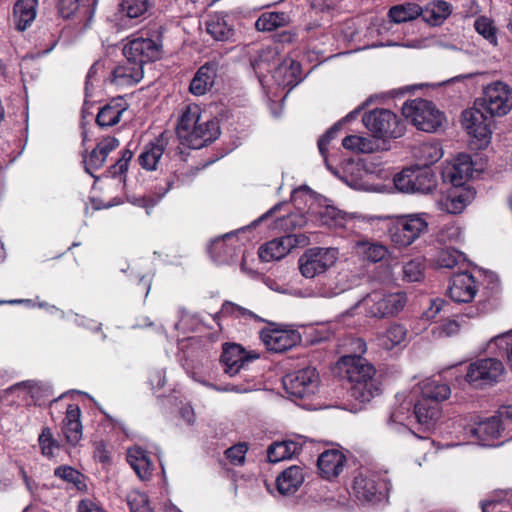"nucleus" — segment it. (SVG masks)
<instances>
[{"instance_id": "f257e3e1", "label": "nucleus", "mask_w": 512, "mask_h": 512, "mask_svg": "<svg viewBox=\"0 0 512 512\" xmlns=\"http://www.w3.org/2000/svg\"><path fill=\"white\" fill-rule=\"evenodd\" d=\"M220 133L218 120L203 114L197 104H189L182 109L176 127V134L182 144L192 149H201L215 141Z\"/></svg>"}, {"instance_id": "f03ea898", "label": "nucleus", "mask_w": 512, "mask_h": 512, "mask_svg": "<svg viewBox=\"0 0 512 512\" xmlns=\"http://www.w3.org/2000/svg\"><path fill=\"white\" fill-rule=\"evenodd\" d=\"M337 373L352 384L351 395L359 402H369L380 395L374 383V366L359 355H344L336 364Z\"/></svg>"}, {"instance_id": "7ed1b4c3", "label": "nucleus", "mask_w": 512, "mask_h": 512, "mask_svg": "<svg viewBox=\"0 0 512 512\" xmlns=\"http://www.w3.org/2000/svg\"><path fill=\"white\" fill-rule=\"evenodd\" d=\"M285 205L286 202L276 203L273 207H271L267 212L262 214L256 220H254L251 224L239 228L235 231L228 232L223 236L212 240L208 247V252L211 259L217 264H230L235 262L242 250L241 245L236 244L234 238L250 232L251 228L256 227L259 223L263 222L268 217L281 210Z\"/></svg>"}, {"instance_id": "20e7f679", "label": "nucleus", "mask_w": 512, "mask_h": 512, "mask_svg": "<svg viewBox=\"0 0 512 512\" xmlns=\"http://www.w3.org/2000/svg\"><path fill=\"white\" fill-rule=\"evenodd\" d=\"M402 115L419 130L433 133L443 125L444 114L433 102L417 98L402 106Z\"/></svg>"}, {"instance_id": "39448f33", "label": "nucleus", "mask_w": 512, "mask_h": 512, "mask_svg": "<svg viewBox=\"0 0 512 512\" xmlns=\"http://www.w3.org/2000/svg\"><path fill=\"white\" fill-rule=\"evenodd\" d=\"M389 224V235L392 243L398 247H407L427 231L428 223L417 214H409L392 218L386 216Z\"/></svg>"}, {"instance_id": "423d86ee", "label": "nucleus", "mask_w": 512, "mask_h": 512, "mask_svg": "<svg viewBox=\"0 0 512 512\" xmlns=\"http://www.w3.org/2000/svg\"><path fill=\"white\" fill-rule=\"evenodd\" d=\"M505 374L502 361L486 357L471 362L466 370L465 380L476 389L492 387L499 383Z\"/></svg>"}, {"instance_id": "0eeeda50", "label": "nucleus", "mask_w": 512, "mask_h": 512, "mask_svg": "<svg viewBox=\"0 0 512 512\" xmlns=\"http://www.w3.org/2000/svg\"><path fill=\"white\" fill-rule=\"evenodd\" d=\"M480 105L491 116H504L512 109V87L502 81L488 84L483 90V97L477 99Z\"/></svg>"}, {"instance_id": "6e6552de", "label": "nucleus", "mask_w": 512, "mask_h": 512, "mask_svg": "<svg viewBox=\"0 0 512 512\" xmlns=\"http://www.w3.org/2000/svg\"><path fill=\"white\" fill-rule=\"evenodd\" d=\"M337 258L336 248L313 247L299 258V269L304 277L314 278L332 267Z\"/></svg>"}, {"instance_id": "1a4fd4ad", "label": "nucleus", "mask_w": 512, "mask_h": 512, "mask_svg": "<svg viewBox=\"0 0 512 512\" xmlns=\"http://www.w3.org/2000/svg\"><path fill=\"white\" fill-rule=\"evenodd\" d=\"M393 182L397 192H432L434 189V175L418 165L402 169L394 175Z\"/></svg>"}, {"instance_id": "9d476101", "label": "nucleus", "mask_w": 512, "mask_h": 512, "mask_svg": "<svg viewBox=\"0 0 512 512\" xmlns=\"http://www.w3.org/2000/svg\"><path fill=\"white\" fill-rule=\"evenodd\" d=\"M286 392L299 399L314 395L319 388V374L314 367H305L283 378Z\"/></svg>"}, {"instance_id": "9b49d317", "label": "nucleus", "mask_w": 512, "mask_h": 512, "mask_svg": "<svg viewBox=\"0 0 512 512\" xmlns=\"http://www.w3.org/2000/svg\"><path fill=\"white\" fill-rule=\"evenodd\" d=\"M162 42L158 39L137 37L131 39L123 47V55L128 60L139 64L143 69L144 65L160 58Z\"/></svg>"}, {"instance_id": "f8f14e48", "label": "nucleus", "mask_w": 512, "mask_h": 512, "mask_svg": "<svg viewBox=\"0 0 512 512\" xmlns=\"http://www.w3.org/2000/svg\"><path fill=\"white\" fill-rule=\"evenodd\" d=\"M494 116L486 115L476 105L462 113V126L469 135L480 142V146L488 145L492 135Z\"/></svg>"}, {"instance_id": "ddd939ff", "label": "nucleus", "mask_w": 512, "mask_h": 512, "mask_svg": "<svg viewBox=\"0 0 512 512\" xmlns=\"http://www.w3.org/2000/svg\"><path fill=\"white\" fill-rule=\"evenodd\" d=\"M425 262L423 258L417 257L401 265L396 262L392 264L391 252L386 248V282L402 279L405 282H420L424 278Z\"/></svg>"}, {"instance_id": "4468645a", "label": "nucleus", "mask_w": 512, "mask_h": 512, "mask_svg": "<svg viewBox=\"0 0 512 512\" xmlns=\"http://www.w3.org/2000/svg\"><path fill=\"white\" fill-rule=\"evenodd\" d=\"M468 433L483 446H494L493 441L499 438L512 439V435L505 431L500 418L495 415L475 422L468 428Z\"/></svg>"}, {"instance_id": "2eb2a0df", "label": "nucleus", "mask_w": 512, "mask_h": 512, "mask_svg": "<svg viewBox=\"0 0 512 512\" xmlns=\"http://www.w3.org/2000/svg\"><path fill=\"white\" fill-rule=\"evenodd\" d=\"M475 172L472 158L469 154L459 153L451 162L442 169V178L454 187H462L468 182Z\"/></svg>"}, {"instance_id": "dca6fc26", "label": "nucleus", "mask_w": 512, "mask_h": 512, "mask_svg": "<svg viewBox=\"0 0 512 512\" xmlns=\"http://www.w3.org/2000/svg\"><path fill=\"white\" fill-rule=\"evenodd\" d=\"M260 338L269 351L282 353L296 346L301 341L295 330L263 329Z\"/></svg>"}, {"instance_id": "f3484780", "label": "nucleus", "mask_w": 512, "mask_h": 512, "mask_svg": "<svg viewBox=\"0 0 512 512\" xmlns=\"http://www.w3.org/2000/svg\"><path fill=\"white\" fill-rule=\"evenodd\" d=\"M477 293V285L474 276L468 272L458 273L452 276L448 287V294L456 303H469Z\"/></svg>"}, {"instance_id": "a211bd4d", "label": "nucleus", "mask_w": 512, "mask_h": 512, "mask_svg": "<svg viewBox=\"0 0 512 512\" xmlns=\"http://www.w3.org/2000/svg\"><path fill=\"white\" fill-rule=\"evenodd\" d=\"M257 356L249 355L241 345L235 343H226L223 346L221 355V363L224 366V371L229 376H235L244 369L245 366Z\"/></svg>"}, {"instance_id": "6ab92c4d", "label": "nucleus", "mask_w": 512, "mask_h": 512, "mask_svg": "<svg viewBox=\"0 0 512 512\" xmlns=\"http://www.w3.org/2000/svg\"><path fill=\"white\" fill-rule=\"evenodd\" d=\"M144 76V69L139 64L125 58L111 73V82L119 87H129L139 83Z\"/></svg>"}, {"instance_id": "aec40b11", "label": "nucleus", "mask_w": 512, "mask_h": 512, "mask_svg": "<svg viewBox=\"0 0 512 512\" xmlns=\"http://www.w3.org/2000/svg\"><path fill=\"white\" fill-rule=\"evenodd\" d=\"M58 11L63 18H74L83 29L90 26L94 14L89 5L81 4V0H58Z\"/></svg>"}, {"instance_id": "412c9836", "label": "nucleus", "mask_w": 512, "mask_h": 512, "mask_svg": "<svg viewBox=\"0 0 512 512\" xmlns=\"http://www.w3.org/2000/svg\"><path fill=\"white\" fill-rule=\"evenodd\" d=\"M353 491L361 503H376L381 493L374 475L359 473L353 481Z\"/></svg>"}, {"instance_id": "4be33fe9", "label": "nucleus", "mask_w": 512, "mask_h": 512, "mask_svg": "<svg viewBox=\"0 0 512 512\" xmlns=\"http://www.w3.org/2000/svg\"><path fill=\"white\" fill-rule=\"evenodd\" d=\"M273 77L279 86L292 89L303 80L301 64L292 58H285L275 69Z\"/></svg>"}, {"instance_id": "5701e85b", "label": "nucleus", "mask_w": 512, "mask_h": 512, "mask_svg": "<svg viewBox=\"0 0 512 512\" xmlns=\"http://www.w3.org/2000/svg\"><path fill=\"white\" fill-rule=\"evenodd\" d=\"M345 455L336 450H326L318 457L317 465L322 477L331 480L342 473L345 466Z\"/></svg>"}, {"instance_id": "b1692460", "label": "nucleus", "mask_w": 512, "mask_h": 512, "mask_svg": "<svg viewBox=\"0 0 512 512\" xmlns=\"http://www.w3.org/2000/svg\"><path fill=\"white\" fill-rule=\"evenodd\" d=\"M218 63L210 61L202 65L191 80L189 90L193 95H204L214 84Z\"/></svg>"}, {"instance_id": "393cba45", "label": "nucleus", "mask_w": 512, "mask_h": 512, "mask_svg": "<svg viewBox=\"0 0 512 512\" xmlns=\"http://www.w3.org/2000/svg\"><path fill=\"white\" fill-rule=\"evenodd\" d=\"M417 422L427 430L435 427L442 416L440 404L427 399H419L413 409Z\"/></svg>"}, {"instance_id": "a878e982", "label": "nucleus", "mask_w": 512, "mask_h": 512, "mask_svg": "<svg viewBox=\"0 0 512 512\" xmlns=\"http://www.w3.org/2000/svg\"><path fill=\"white\" fill-rule=\"evenodd\" d=\"M81 410L78 405L69 404L63 419L62 432L68 444L75 446L82 438Z\"/></svg>"}, {"instance_id": "bb28decb", "label": "nucleus", "mask_w": 512, "mask_h": 512, "mask_svg": "<svg viewBox=\"0 0 512 512\" xmlns=\"http://www.w3.org/2000/svg\"><path fill=\"white\" fill-rule=\"evenodd\" d=\"M127 462L142 481L151 478L154 466L146 450L140 446L129 448L127 450Z\"/></svg>"}, {"instance_id": "cd10ccee", "label": "nucleus", "mask_w": 512, "mask_h": 512, "mask_svg": "<svg viewBox=\"0 0 512 512\" xmlns=\"http://www.w3.org/2000/svg\"><path fill=\"white\" fill-rule=\"evenodd\" d=\"M127 108L128 104L122 97L113 98L100 108L96 116V123L102 128L112 127L120 122Z\"/></svg>"}, {"instance_id": "c85d7f7f", "label": "nucleus", "mask_w": 512, "mask_h": 512, "mask_svg": "<svg viewBox=\"0 0 512 512\" xmlns=\"http://www.w3.org/2000/svg\"><path fill=\"white\" fill-rule=\"evenodd\" d=\"M304 482V474L301 467L293 465L285 469L276 479V487L279 494L290 496L298 491Z\"/></svg>"}, {"instance_id": "c756f323", "label": "nucleus", "mask_w": 512, "mask_h": 512, "mask_svg": "<svg viewBox=\"0 0 512 512\" xmlns=\"http://www.w3.org/2000/svg\"><path fill=\"white\" fill-rule=\"evenodd\" d=\"M38 0H18L14 5V19L16 28L24 31L36 17Z\"/></svg>"}, {"instance_id": "7c9ffc66", "label": "nucleus", "mask_w": 512, "mask_h": 512, "mask_svg": "<svg viewBox=\"0 0 512 512\" xmlns=\"http://www.w3.org/2000/svg\"><path fill=\"white\" fill-rule=\"evenodd\" d=\"M412 155L419 162V165L427 167L440 160L443 151L437 142H424L413 146Z\"/></svg>"}, {"instance_id": "2f4dec72", "label": "nucleus", "mask_w": 512, "mask_h": 512, "mask_svg": "<svg viewBox=\"0 0 512 512\" xmlns=\"http://www.w3.org/2000/svg\"><path fill=\"white\" fill-rule=\"evenodd\" d=\"M452 9L450 3L439 0L428 4L422 8L420 16L422 19L431 25H440L451 14Z\"/></svg>"}, {"instance_id": "473e14b6", "label": "nucleus", "mask_w": 512, "mask_h": 512, "mask_svg": "<svg viewBox=\"0 0 512 512\" xmlns=\"http://www.w3.org/2000/svg\"><path fill=\"white\" fill-rule=\"evenodd\" d=\"M206 31L217 41H229L234 36L233 28L221 14H213L206 22Z\"/></svg>"}, {"instance_id": "72a5a7b5", "label": "nucleus", "mask_w": 512, "mask_h": 512, "mask_svg": "<svg viewBox=\"0 0 512 512\" xmlns=\"http://www.w3.org/2000/svg\"><path fill=\"white\" fill-rule=\"evenodd\" d=\"M290 17L285 12H265L255 22V27L261 32H271L288 25Z\"/></svg>"}, {"instance_id": "f704fd0d", "label": "nucleus", "mask_w": 512, "mask_h": 512, "mask_svg": "<svg viewBox=\"0 0 512 512\" xmlns=\"http://www.w3.org/2000/svg\"><path fill=\"white\" fill-rule=\"evenodd\" d=\"M422 7L415 3H404L391 7L388 16L391 22L400 24L409 22L420 16Z\"/></svg>"}, {"instance_id": "c9c22d12", "label": "nucleus", "mask_w": 512, "mask_h": 512, "mask_svg": "<svg viewBox=\"0 0 512 512\" xmlns=\"http://www.w3.org/2000/svg\"><path fill=\"white\" fill-rule=\"evenodd\" d=\"M451 394L448 384L439 383L438 381L428 379L421 387V398L440 403L446 400Z\"/></svg>"}, {"instance_id": "e433bc0d", "label": "nucleus", "mask_w": 512, "mask_h": 512, "mask_svg": "<svg viewBox=\"0 0 512 512\" xmlns=\"http://www.w3.org/2000/svg\"><path fill=\"white\" fill-rule=\"evenodd\" d=\"M472 194H447L445 198L438 201L439 209L449 214H460L468 203L471 202Z\"/></svg>"}, {"instance_id": "4c0bfd02", "label": "nucleus", "mask_w": 512, "mask_h": 512, "mask_svg": "<svg viewBox=\"0 0 512 512\" xmlns=\"http://www.w3.org/2000/svg\"><path fill=\"white\" fill-rule=\"evenodd\" d=\"M164 153V146L161 140L146 146V149L139 156V163L146 170H155Z\"/></svg>"}, {"instance_id": "58836bf2", "label": "nucleus", "mask_w": 512, "mask_h": 512, "mask_svg": "<svg viewBox=\"0 0 512 512\" xmlns=\"http://www.w3.org/2000/svg\"><path fill=\"white\" fill-rule=\"evenodd\" d=\"M363 124L375 138L384 137V109L376 108L363 116Z\"/></svg>"}, {"instance_id": "ea45409f", "label": "nucleus", "mask_w": 512, "mask_h": 512, "mask_svg": "<svg viewBox=\"0 0 512 512\" xmlns=\"http://www.w3.org/2000/svg\"><path fill=\"white\" fill-rule=\"evenodd\" d=\"M148 9V0H122L120 4V13L129 20L142 17Z\"/></svg>"}, {"instance_id": "a19ab883", "label": "nucleus", "mask_w": 512, "mask_h": 512, "mask_svg": "<svg viewBox=\"0 0 512 512\" xmlns=\"http://www.w3.org/2000/svg\"><path fill=\"white\" fill-rule=\"evenodd\" d=\"M363 304L365 306L367 315L370 317H384V292L373 291L369 293L364 299Z\"/></svg>"}, {"instance_id": "79ce46f5", "label": "nucleus", "mask_w": 512, "mask_h": 512, "mask_svg": "<svg viewBox=\"0 0 512 512\" xmlns=\"http://www.w3.org/2000/svg\"><path fill=\"white\" fill-rule=\"evenodd\" d=\"M396 401L399 403L398 407L392 408L390 413V421L392 423H399L404 425L405 420L410 417V411L412 407V401L407 400L406 393H397Z\"/></svg>"}, {"instance_id": "37998d69", "label": "nucleus", "mask_w": 512, "mask_h": 512, "mask_svg": "<svg viewBox=\"0 0 512 512\" xmlns=\"http://www.w3.org/2000/svg\"><path fill=\"white\" fill-rule=\"evenodd\" d=\"M359 254L369 262H379L384 258V246L369 241H359L356 244Z\"/></svg>"}, {"instance_id": "c03bdc74", "label": "nucleus", "mask_w": 512, "mask_h": 512, "mask_svg": "<svg viewBox=\"0 0 512 512\" xmlns=\"http://www.w3.org/2000/svg\"><path fill=\"white\" fill-rule=\"evenodd\" d=\"M407 330L400 324H392L386 329V350L405 346Z\"/></svg>"}, {"instance_id": "a18cd8bd", "label": "nucleus", "mask_w": 512, "mask_h": 512, "mask_svg": "<svg viewBox=\"0 0 512 512\" xmlns=\"http://www.w3.org/2000/svg\"><path fill=\"white\" fill-rule=\"evenodd\" d=\"M221 313L223 315L233 316L236 318L252 319L255 322H265L263 318H261L254 312L230 301H225L222 304Z\"/></svg>"}, {"instance_id": "49530a36", "label": "nucleus", "mask_w": 512, "mask_h": 512, "mask_svg": "<svg viewBox=\"0 0 512 512\" xmlns=\"http://www.w3.org/2000/svg\"><path fill=\"white\" fill-rule=\"evenodd\" d=\"M127 195V201L130 202L132 205L144 208L146 211V214H150V210L157 205L161 199L162 196L165 194H126Z\"/></svg>"}, {"instance_id": "de8ad7c7", "label": "nucleus", "mask_w": 512, "mask_h": 512, "mask_svg": "<svg viewBox=\"0 0 512 512\" xmlns=\"http://www.w3.org/2000/svg\"><path fill=\"white\" fill-rule=\"evenodd\" d=\"M474 27L475 30L481 36H483L489 43H491L494 46L497 45V30L491 19L485 16H481L475 20Z\"/></svg>"}, {"instance_id": "09e8293b", "label": "nucleus", "mask_w": 512, "mask_h": 512, "mask_svg": "<svg viewBox=\"0 0 512 512\" xmlns=\"http://www.w3.org/2000/svg\"><path fill=\"white\" fill-rule=\"evenodd\" d=\"M406 130L405 122L395 113L386 109V138H399Z\"/></svg>"}, {"instance_id": "8fccbe9b", "label": "nucleus", "mask_w": 512, "mask_h": 512, "mask_svg": "<svg viewBox=\"0 0 512 512\" xmlns=\"http://www.w3.org/2000/svg\"><path fill=\"white\" fill-rule=\"evenodd\" d=\"M38 442L41 448V453L48 458L53 457L54 451L59 449V443L53 438L49 427H44L42 429V432L38 437Z\"/></svg>"}, {"instance_id": "3c124183", "label": "nucleus", "mask_w": 512, "mask_h": 512, "mask_svg": "<svg viewBox=\"0 0 512 512\" xmlns=\"http://www.w3.org/2000/svg\"><path fill=\"white\" fill-rule=\"evenodd\" d=\"M407 303V296L404 292L386 293V315H396L403 310Z\"/></svg>"}, {"instance_id": "603ef678", "label": "nucleus", "mask_w": 512, "mask_h": 512, "mask_svg": "<svg viewBox=\"0 0 512 512\" xmlns=\"http://www.w3.org/2000/svg\"><path fill=\"white\" fill-rule=\"evenodd\" d=\"M259 258L263 262H270L272 260H280L284 257V254L280 250L279 244L273 239L259 248Z\"/></svg>"}, {"instance_id": "864d4df0", "label": "nucleus", "mask_w": 512, "mask_h": 512, "mask_svg": "<svg viewBox=\"0 0 512 512\" xmlns=\"http://www.w3.org/2000/svg\"><path fill=\"white\" fill-rule=\"evenodd\" d=\"M54 475L68 483H72L77 488L82 484V474L75 468L67 465H62L54 470Z\"/></svg>"}, {"instance_id": "5fc2aeb1", "label": "nucleus", "mask_w": 512, "mask_h": 512, "mask_svg": "<svg viewBox=\"0 0 512 512\" xmlns=\"http://www.w3.org/2000/svg\"><path fill=\"white\" fill-rule=\"evenodd\" d=\"M106 159L104 155L98 152L95 147L86 157H84L85 170L91 176H94L93 172L99 170L105 163Z\"/></svg>"}, {"instance_id": "6e6d98bb", "label": "nucleus", "mask_w": 512, "mask_h": 512, "mask_svg": "<svg viewBox=\"0 0 512 512\" xmlns=\"http://www.w3.org/2000/svg\"><path fill=\"white\" fill-rule=\"evenodd\" d=\"M342 122L343 121H339V122L335 123L318 140L319 152L324 157L325 160H326V155H327V151H328V145L331 142V140L336 137L337 133L341 130Z\"/></svg>"}, {"instance_id": "4d7b16f0", "label": "nucleus", "mask_w": 512, "mask_h": 512, "mask_svg": "<svg viewBox=\"0 0 512 512\" xmlns=\"http://www.w3.org/2000/svg\"><path fill=\"white\" fill-rule=\"evenodd\" d=\"M247 446L245 443L236 444L225 451L227 459L233 465H242L245 461V455L247 453Z\"/></svg>"}, {"instance_id": "13d9d810", "label": "nucleus", "mask_w": 512, "mask_h": 512, "mask_svg": "<svg viewBox=\"0 0 512 512\" xmlns=\"http://www.w3.org/2000/svg\"><path fill=\"white\" fill-rule=\"evenodd\" d=\"M133 153L129 149L122 152L121 157L109 168V173L115 177L124 174L128 169V162L131 160Z\"/></svg>"}, {"instance_id": "bf43d9fd", "label": "nucleus", "mask_w": 512, "mask_h": 512, "mask_svg": "<svg viewBox=\"0 0 512 512\" xmlns=\"http://www.w3.org/2000/svg\"><path fill=\"white\" fill-rule=\"evenodd\" d=\"M284 448V443L274 442L267 449V458L271 463H278L282 460L288 459V454H286Z\"/></svg>"}, {"instance_id": "052dcab7", "label": "nucleus", "mask_w": 512, "mask_h": 512, "mask_svg": "<svg viewBox=\"0 0 512 512\" xmlns=\"http://www.w3.org/2000/svg\"><path fill=\"white\" fill-rule=\"evenodd\" d=\"M317 214L321 217V219L325 222L328 221H337L340 219H345L347 213L343 212L342 210L338 209L337 207L333 205H325L323 208H321Z\"/></svg>"}, {"instance_id": "680f3d73", "label": "nucleus", "mask_w": 512, "mask_h": 512, "mask_svg": "<svg viewBox=\"0 0 512 512\" xmlns=\"http://www.w3.org/2000/svg\"><path fill=\"white\" fill-rule=\"evenodd\" d=\"M461 254L456 250L442 251L438 257L437 263L442 268H453L459 261Z\"/></svg>"}, {"instance_id": "e2e57ef3", "label": "nucleus", "mask_w": 512, "mask_h": 512, "mask_svg": "<svg viewBox=\"0 0 512 512\" xmlns=\"http://www.w3.org/2000/svg\"><path fill=\"white\" fill-rule=\"evenodd\" d=\"M128 503L131 512H153L145 494H138L135 498L130 499Z\"/></svg>"}, {"instance_id": "0e129e2a", "label": "nucleus", "mask_w": 512, "mask_h": 512, "mask_svg": "<svg viewBox=\"0 0 512 512\" xmlns=\"http://www.w3.org/2000/svg\"><path fill=\"white\" fill-rule=\"evenodd\" d=\"M461 235L459 227L455 225H445L438 233L437 239L439 242L455 241Z\"/></svg>"}, {"instance_id": "69168bd1", "label": "nucleus", "mask_w": 512, "mask_h": 512, "mask_svg": "<svg viewBox=\"0 0 512 512\" xmlns=\"http://www.w3.org/2000/svg\"><path fill=\"white\" fill-rule=\"evenodd\" d=\"M119 146V140L115 137H106L102 139L97 145L96 148L100 154L104 155L105 159L109 153L114 151Z\"/></svg>"}, {"instance_id": "338daca9", "label": "nucleus", "mask_w": 512, "mask_h": 512, "mask_svg": "<svg viewBox=\"0 0 512 512\" xmlns=\"http://www.w3.org/2000/svg\"><path fill=\"white\" fill-rule=\"evenodd\" d=\"M90 203L92 205L93 210H100V209H108L113 206L119 205L123 202L122 198L115 197L113 198V201H106L103 200L100 196H93L89 198Z\"/></svg>"}, {"instance_id": "774afa93", "label": "nucleus", "mask_w": 512, "mask_h": 512, "mask_svg": "<svg viewBox=\"0 0 512 512\" xmlns=\"http://www.w3.org/2000/svg\"><path fill=\"white\" fill-rule=\"evenodd\" d=\"M43 385L34 380H27L20 383L15 384L11 389L17 388H25L28 390L32 398L40 397V391L42 390Z\"/></svg>"}]
</instances>
